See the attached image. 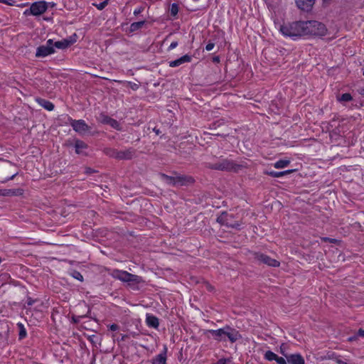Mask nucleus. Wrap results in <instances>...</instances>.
<instances>
[{"label":"nucleus","mask_w":364,"mask_h":364,"mask_svg":"<svg viewBox=\"0 0 364 364\" xmlns=\"http://www.w3.org/2000/svg\"><path fill=\"white\" fill-rule=\"evenodd\" d=\"M279 31L284 36L293 40L322 38L328 33L326 25L315 20L287 22L280 26Z\"/></svg>","instance_id":"f257e3e1"},{"label":"nucleus","mask_w":364,"mask_h":364,"mask_svg":"<svg viewBox=\"0 0 364 364\" xmlns=\"http://www.w3.org/2000/svg\"><path fill=\"white\" fill-rule=\"evenodd\" d=\"M109 275L114 279L127 282L133 290H139V284L144 282L141 277L117 269H112Z\"/></svg>","instance_id":"f03ea898"},{"label":"nucleus","mask_w":364,"mask_h":364,"mask_svg":"<svg viewBox=\"0 0 364 364\" xmlns=\"http://www.w3.org/2000/svg\"><path fill=\"white\" fill-rule=\"evenodd\" d=\"M208 168L223 171H237L240 165L237 164L230 159L220 158L215 163H208L206 166Z\"/></svg>","instance_id":"7ed1b4c3"},{"label":"nucleus","mask_w":364,"mask_h":364,"mask_svg":"<svg viewBox=\"0 0 364 364\" xmlns=\"http://www.w3.org/2000/svg\"><path fill=\"white\" fill-rule=\"evenodd\" d=\"M161 178L168 185L173 186H182L192 184L194 182L193 177L184 175H176L173 176H168L165 173H161Z\"/></svg>","instance_id":"20e7f679"},{"label":"nucleus","mask_w":364,"mask_h":364,"mask_svg":"<svg viewBox=\"0 0 364 364\" xmlns=\"http://www.w3.org/2000/svg\"><path fill=\"white\" fill-rule=\"evenodd\" d=\"M47 9L48 5L46 1H38L32 4L31 7L24 11V14L26 16H39L46 12Z\"/></svg>","instance_id":"39448f33"},{"label":"nucleus","mask_w":364,"mask_h":364,"mask_svg":"<svg viewBox=\"0 0 364 364\" xmlns=\"http://www.w3.org/2000/svg\"><path fill=\"white\" fill-rule=\"evenodd\" d=\"M55 52L53 48V40L48 39L45 45L41 46L37 48L36 57L37 58H45L49 55H51Z\"/></svg>","instance_id":"423d86ee"},{"label":"nucleus","mask_w":364,"mask_h":364,"mask_svg":"<svg viewBox=\"0 0 364 364\" xmlns=\"http://www.w3.org/2000/svg\"><path fill=\"white\" fill-rule=\"evenodd\" d=\"M69 121L73 129L80 134H84L90 129V127L83 119L76 120L69 118Z\"/></svg>","instance_id":"0eeeda50"},{"label":"nucleus","mask_w":364,"mask_h":364,"mask_svg":"<svg viewBox=\"0 0 364 364\" xmlns=\"http://www.w3.org/2000/svg\"><path fill=\"white\" fill-rule=\"evenodd\" d=\"M225 341L227 339L230 341L232 343L236 342L237 341L242 338V336L240 332L234 328L226 325L225 326Z\"/></svg>","instance_id":"6e6552de"},{"label":"nucleus","mask_w":364,"mask_h":364,"mask_svg":"<svg viewBox=\"0 0 364 364\" xmlns=\"http://www.w3.org/2000/svg\"><path fill=\"white\" fill-rule=\"evenodd\" d=\"M255 258L259 262L265 264L270 267H279L280 262L274 259L271 258L267 255L262 253H256Z\"/></svg>","instance_id":"1a4fd4ad"},{"label":"nucleus","mask_w":364,"mask_h":364,"mask_svg":"<svg viewBox=\"0 0 364 364\" xmlns=\"http://www.w3.org/2000/svg\"><path fill=\"white\" fill-rule=\"evenodd\" d=\"M76 41V34H74L72 36H70L68 38L63 39L62 41H53V48H55L58 49H65L70 46H72L73 43H75Z\"/></svg>","instance_id":"9d476101"},{"label":"nucleus","mask_w":364,"mask_h":364,"mask_svg":"<svg viewBox=\"0 0 364 364\" xmlns=\"http://www.w3.org/2000/svg\"><path fill=\"white\" fill-rule=\"evenodd\" d=\"M98 121L102 124H108L117 130L122 129V127H121L119 123L116 119H112L105 114L102 113L100 114V116L98 117Z\"/></svg>","instance_id":"9b49d317"},{"label":"nucleus","mask_w":364,"mask_h":364,"mask_svg":"<svg viewBox=\"0 0 364 364\" xmlns=\"http://www.w3.org/2000/svg\"><path fill=\"white\" fill-rule=\"evenodd\" d=\"M225 326L217 330H207L205 334L210 333L214 340L221 342L225 341Z\"/></svg>","instance_id":"f8f14e48"},{"label":"nucleus","mask_w":364,"mask_h":364,"mask_svg":"<svg viewBox=\"0 0 364 364\" xmlns=\"http://www.w3.org/2000/svg\"><path fill=\"white\" fill-rule=\"evenodd\" d=\"M316 0H295L297 7L304 11H309Z\"/></svg>","instance_id":"ddd939ff"},{"label":"nucleus","mask_w":364,"mask_h":364,"mask_svg":"<svg viewBox=\"0 0 364 364\" xmlns=\"http://www.w3.org/2000/svg\"><path fill=\"white\" fill-rule=\"evenodd\" d=\"M289 364H306L304 357L300 353H293L287 356Z\"/></svg>","instance_id":"4468645a"},{"label":"nucleus","mask_w":364,"mask_h":364,"mask_svg":"<svg viewBox=\"0 0 364 364\" xmlns=\"http://www.w3.org/2000/svg\"><path fill=\"white\" fill-rule=\"evenodd\" d=\"M192 60V57L189 55H184L178 59L168 62V65L171 68L178 67L183 63H190Z\"/></svg>","instance_id":"2eb2a0df"},{"label":"nucleus","mask_w":364,"mask_h":364,"mask_svg":"<svg viewBox=\"0 0 364 364\" xmlns=\"http://www.w3.org/2000/svg\"><path fill=\"white\" fill-rule=\"evenodd\" d=\"M134 149L132 148L123 150V151H118V156L117 159L119 160H129L132 159V157L134 155Z\"/></svg>","instance_id":"dca6fc26"},{"label":"nucleus","mask_w":364,"mask_h":364,"mask_svg":"<svg viewBox=\"0 0 364 364\" xmlns=\"http://www.w3.org/2000/svg\"><path fill=\"white\" fill-rule=\"evenodd\" d=\"M228 217L229 215L227 213H223L220 215L218 217L217 222L227 227L237 228L239 226V224L237 223L232 225L229 223Z\"/></svg>","instance_id":"f3484780"},{"label":"nucleus","mask_w":364,"mask_h":364,"mask_svg":"<svg viewBox=\"0 0 364 364\" xmlns=\"http://www.w3.org/2000/svg\"><path fill=\"white\" fill-rule=\"evenodd\" d=\"M166 351L167 348L165 347L162 353L153 358L152 364H166Z\"/></svg>","instance_id":"a211bd4d"},{"label":"nucleus","mask_w":364,"mask_h":364,"mask_svg":"<svg viewBox=\"0 0 364 364\" xmlns=\"http://www.w3.org/2000/svg\"><path fill=\"white\" fill-rule=\"evenodd\" d=\"M74 146L76 154H84V150L87 149L88 146L83 141L75 139Z\"/></svg>","instance_id":"6ab92c4d"},{"label":"nucleus","mask_w":364,"mask_h":364,"mask_svg":"<svg viewBox=\"0 0 364 364\" xmlns=\"http://www.w3.org/2000/svg\"><path fill=\"white\" fill-rule=\"evenodd\" d=\"M294 171V170H292V169L287 170V171H265V174L270 176L272 177H274V178H279V177H282L286 175H289V174L293 173Z\"/></svg>","instance_id":"aec40b11"},{"label":"nucleus","mask_w":364,"mask_h":364,"mask_svg":"<svg viewBox=\"0 0 364 364\" xmlns=\"http://www.w3.org/2000/svg\"><path fill=\"white\" fill-rule=\"evenodd\" d=\"M146 322L148 326L157 328L159 325V319L157 317L152 315H147Z\"/></svg>","instance_id":"412c9836"},{"label":"nucleus","mask_w":364,"mask_h":364,"mask_svg":"<svg viewBox=\"0 0 364 364\" xmlns=\"http://www.w3.org/2000/svg\"><path fill=\"white\" fill-rule=\"evenodd\" d=\"M36 101L41 107L48 111H52L54 109V105L47 100L38 98L36 100Z\"/></svg>","instance_id":"4be33fe9"},{"label":"nucleus","mask_w":364,"mask_h":364,"mask_svg":"<svg viewBox=\"0 0 364 364\" xmlns=\"http://www.w3.org/2000/svg\"><path fill=\"white\" fill-rule=\"evenodd\" d=\"M290 164V161L287 159H281L274 164L275 168H284L288 166Z\"/></svg>","instance_id":"5701e85b"},{"label":"nucleus","mask_w":364,"mask_h":364,"mask_svg":"<svg viewBox=\"0 0 364 364\" xmlns=\"http://www.w3.org/2000/svg\"><path fill=\"white\" fill-rule=\"evenodd\" d=\"M103 151L107 156L117 159L118 150L112 148H105Z\"/></svg>","instance_id":"b1692460"},{"label":"nucleus","mask_w":364,"mask_h":364,"mask_svg":"<svg viewBox=\"0 0 364 364\" xmlns=\"http://www.w3.org/2000/svg\"><path fill=\"white\" fill-rule=\"evenodd\" d=\"M337 100L340 102H347L351 101L353 97L350 93H344L341 96H338Z\"/></svg>","instance_id":"393cba45"},{"label":"nucleus","mask_w":364,"mask_h":364,"mask_svg":"<svg viewBox=\"0 0 364 364\" xmlns=\"http://www.w3.org/2000/svg\"><path fill=\"white\" fill-rule=\"evenodd\" d=\"M144 23H145L144 21L134 22L130 25V31L132 32L138 31L144 26Z\"/></svg>","instance_id":"a878e982"},{"label":"nucleus","mask_w":364,"mask_h":364,"mask_svg":"<svg viewBox=\"0 0 364 364\" xmlns=\"http://www.w3.org/2000/svg\"><path fill=\"white\" fill-rule=\"evenodd\" d=\"M17 326H18V328L19 329L18 338H19L20 340H21V339L24 338L26 336V335H27L26 330L24 328V326L22 323H18L17 324Z\"/></svg>","instance_id":"bb28decb"},{"label":"nucleus","mask_w":364,"mask_h":364,"mask_svg":"<svg viewBox=\"0 0 364 364\" xmlns=\"http://www.w3.org/2000/svg\"><path fill=\"white\" fill-rule=\"evenodd\" d=\"M277 357V355L271 350H267L264 355V359L269 361L276 360Z\"/></svg>","instance_id":"cd10ccee"},{"label":"nucleus","mask_w":364,"mask_h":364,"mask_svg":"<svg viewBox=\"0 0 364 364\" xmlns=\"http://www.w3.org/2000/svg\"><path fill=\"white\" fill-rule=\"evenodd\" d=\"M16 195V191L11 189H1V196H10Z\"/></svg>","instance_id":"c85d7f7f"},{"label":"nucleus","mask_w":364,"mask_h":364,"mask_svg":"<svg viewBox=\"0 0 364 364\" xmlns=\"http://www.w3.org/2000/svg\"><path fill=\"white\" fill-rule=\"evenodd\" d=\"M18 174V173H14L10 176H4L3 174L0 176V182L1 183H6L8 181L13 180L15 176Z\"/></svg>","instance_id":"c756f323"},{"label":"nucleus","mask_w":364,"mask_h":364,"mask_svg":"<svg viewBox=\"0 0 364 364\" xmlns=\"http://www.w3.org/2000/svg\"><path fill=\"white\" fill-rule=\"evenodd\" d=\"M171 14L173 16H176L178 12V4L173 3L171 6L170 9Z\"/></svg>","instance_id":"7c9ffc66"},{"label":"nucleus","mask_w":364,"mask_h":364,"mask_svg":"<svg viewBox=\"0 0 364 364\" xmlns=\"http://www.w3.org/2000/svg\"><path fill=\"white\" fill-rule=\"evenodd\" d=\"M280 353L282 355H283L286 358H287V356H289L290 354H288L287 353V346L284 344V343H282L281 346H280Z\"/></svg>","instance_id":"2f4dec72"},{"label":"nucleus","mask_w":364,"mask_h":364,"mask_svg":"<svg viewBox=\"0 0 364 364\" xmlns=\"http://www.w3.org/2000/svg\"><path fill=\"white\" fill-rule=\"evenodd\" d=\"M108 4V2L105 0L100 4H93V5L97 7L99 10H102L105 8V6Z\"/></svg>","instance_id":"473e14b6"},{"label":"nucleus","mask_w":364,"mask_h":364,"mask_svg":"<svg viewBox=\"0 0 364 364\" xmlns=\"http://www.w3.org/2000/svg\"><path fill=\"white\" fill-rule=\"evenodd\" d=\"M277 364H287L288 362L287 360V358L284 357H279L277 355V358H276V360Z\"/></svg>","instance_id":"72a5a7b5"},{"label":"nucleus","mask_w":364,"mask_h":364,"mask_svg":"<svg viewBox=\"0 0 364 364\" xmlns=\"http://www.w3.org/2000/svg\"><path fill=\"white\" fill-rule=\"evenodd\" d=\"M73 277L79 281H83V277L79 272H74L73 274Z\"/></svg>","instance_id":"f704fd0d"},{"label":"nucleus","mask_w":364,"mask_h":364,"mask_svg":"<svg viewBox=\"0 0 364 364\" xmlns=\"http://www.w3.org/2000/svg\"><path fill=\"white\" fill-rule=\"evenodd\" d=\"M0 3L9 5V6H14L16 3V1L14 0H0Z\"/></svg>","instance_id":"c9c22d12"},{"label":"nucleus","mask_w":364,"mask_h":364,"mask_svg":"<svg viewBox=\"0 0 364 364\" xmlns=\"http://www.w3.org/2000/svg\"><path fill=\"white\" fill-rule=\"evenodd\" d=\"M214 47H215V43L211 41H209L205 46V50L207 51H210L213 49Z\"/></svg>","instance_id":"e433bc0d"},{"label":"nucleus","mask_w":364,"mask_h":364,"mask_svg":"<svg viewBox=\"0 0 364 364\" xmlns=\"http://www.w3.org/2000/svg\"><path fill=\"white\" fill-rule=\"evenodd\" d=\"M13 166L11 164H6L5 166H3L2 171L7 172Z\"/></svg>","instance_id":"4c0bfd02"},{"label":"nucleus","mask_w":364,"mask_h":364,"mask_svg":"<svg viewBox=\"0 0 364 364\" xmlns=\"http://www.w3.org/2000/svg\"><path fill=\"white\" fill-rule=\"evenodd\" d=\"M109 328V330H111L112 331H116L119 329V326L115 323L110 325Z\"/></svg>","instance_id":"58836bf2"},{"label":"nucleus","mask_w":364,"mask_h":364,"mask_svg":"<svg viewBox=\"0 0 364 364\" xmlns=\"http://www.w3.org/2000/svg\"><path fill=\"white\" fill-rule=\"evenodd\" d=\"M178 45V42L177 41H173L171 43V45L169 46L168 50H173L175 48L177 47V46Z\"/></svg>","instance_id":"ea45409f"},{"label":"nucleus","mask_w":364,"mask_h":364,"mask_svg":"<svg viewBox=\"0 0 364 364\" xmlns=\"http://www.w3.org/2000/svg\"><path fill=\"white\" fill-rule=\"evenodd\" d=\"M229 361V360L228 359H225V358H221L220 360H218L216 363H215L214 364H227V363Z\"/></svg>","instance_id":"a19ab883"},{"label":"nucleus","mask_w":364,"mask_h":364,"mask_svg":"<svg viewBox=\"0 0 364 364\" xmlns=\"http://www.w3.org/2000/svg\"><path fill=\"white\" fill-rule=\"evenodd\" d=\"M142 11H143V9H142L141 7L138 8V9H135V10H134V14L135 16H136V15L139 14Z\"/></svg>","instance_id":"79ce46f5"},{"label":"nucleus","mask_w":364,"mask_h":364,"mask_svg":"<svg viewBox=\"0 0 364 364\" xmlns=\"http://www.w3.org/2000/svg\"><path fill=\"white\" fill-rule=\"evenodd\" d=\"M34 301H35L33 299H32L31 298H28L27 299L26 303H27L28 306H32L34 304Z\"/></svg>","instance_id":"37998d69"},{"label":"nucleus","mask_w":364,"mask_h":364,"mask_svg":"<svg viewBox=\"0 0 364 364\" xmlns=\"http://www.w3.org/2000/svg\"><path fill=\"white\" fill-rule=\"evenodd\" d=\"M358 336H358V333H357L356 335H355V336H350V337H349V338H348V341H355V340L358 338Z\"/></svg>","instance_id":"c03bdc74"},{"label":"nucleus","mask_w":364,"mask_h":364,"mask_svg":"<svg viewBox=\"0 0 364 364\" xmlns=\"http://www.w3.org/2000/svg\"><path fill=\"white\" fill-rule=\"evenodd\" d=\"M358 336L364 338V330H363L361 328L359 329L358 331Z\"/></svg>","instance_id":"a18cd8bd"},{"label":"nucleus","mask_w":364,"mask_h":364,"mask_svg":"<svg viewBox=\"0 0 364 364\" xmlns=\"http://www.w3.org/2000/svg\"><path fill=\"white\" fill-rule=\"evenodd\" d=\"M213 62L215 63H219L220 62V58L218 56H216L215 58H213Z\"/></svg>","instance_id":"49530a36"},{"label":"nucleus","mask_w":364,"mask_h":364,"mask_svg":"<svg viewBox=\"0 0 364 364\" xmlns=\"http://www.w3.org/2000/svg\"><path fill=\"white\" fill-rule=\"evenodd\" d=\"M127 338H128L127 335H124L122 336V341H124Z\"/></svg>","instance_id":"de8ad7c7"},{"label":"nucleus","mask_w":364,"mask_h":364,"mask_svg":"<svg viewBox=\"0 0 364 364\" xmlns=\"http://www.w3.org/2000/svg\"><path fill=\"white\" fill-rule=\"evenodd\" d=\"M132 89H134H134H137V88H138V86H137V85H136V84H134V85H133V86H132Z\"/></svg>","instance_id":"09e8293b"},{"label":"nucleus","mask_w":364,"mask_h":364,"mask_svg":"<svg viewBox=\"0 0 364 364\" xmlns=\"http://www.w3.org/2000/svg\"><path fill=\"white\" fill-rule=\"evenodd\" d=\"M329 1H330V0H323V2H324V3H327V2H328Z\"/></svg>","instance_id":"8fccbe9b"},{"label":"nucleus","mask_w":364,"mask_h":364,"mask_svg":"<svg viewBox=\"0 0 364 364\" xmlns=\"http://www.w3.org/2000/svg\"><path fill=\"white\" fill-rule=\"evenodd\" d=\"M50 6H55V4L54 3L50 4Z\"/></svg>","instance_id":"3c124183"},{"label":"nucleus","mask_w":364,"mask_h":364,"mask_svg":"<svg viewBox=\"0 0 364 364\" xmlns=\"http://www.w3.org/2000/svg\"><path fill=\"white\" fill-rule=\"evenodd\" d=\"M50 6H55V4L54 3L50 4Z\"/></svg>","instance_id":"603ef678"},{"label":"nucleus","mask_w":364,"mask_h":364,"mask_svg":"<svg viewBox=\"0 0 364 364\" xmlns=\"http://www.w3.org/2000/svg\"><path fill=\"white\" fill-rule=\"evenodd\" d=\"M363 75H364V70H363Z\"/></svg>","instance_id":"864d4df0"},{"label":"nucleus","mask_w":364,"mask_h":364,"mask_svg":"<svg viewBox=\"0 0 364 364\" xmlns=\"http://www.w3.org/2000/svg\"><path fill=\"white\" fill-rule=\"evenodd\" d=\"M106 1L109 2V0H105Z\"/></svg>","instance_id":"5fc2aeb1"}]
</instances>
